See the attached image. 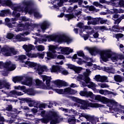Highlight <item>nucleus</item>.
I'll return each mask as SVG.
<instances>
[{"label":"nucleus","mask_w":124,"mask_h":124,"mask_svg":"<svg viewBox=\"0 0 124 124\" xmlns=\"http://www.w3.org/2000/svg\"><path fill=\"white\" fill-rule=\"evenodd\" d=\"M100 57L103 62H108L109 59L113 62H117L118 64H122L121 71L124 72V55L113 52L110 50H106L101 51Z\"/></svg>","instance_id":"obj_1"},{"label":"nucleus","mask_w":124,"mask_h":124,"mask_svg":"<svg viewBox=\"0 0 124 124\" xmlns=\"http://www.w3.org/2000/svg\"><path fill=\"white\" fill-rule=\"evenodd\" d=\"M30 6H31V1L24 0L19 6L15 8V10L13 12V16L17 18L21 16V14L19 13H17V11H19V12H24V11L28 12L29 14L31 15L34 12V11L32 9H28V7H30Z\"/></svg>","instance_id":"obj_2"},{"label":"nucleus","mask_w":124,"mask_h":124,"mask_svg":"<svg viewBox=\"0 0 124 124\" xmlns=\"http://www.w3.org/2000/svg\"><path fill=\"white\" fill-rule=\"evenodd\" d=\"M51 120L50 124H57L60 122H62L63 118H61V116L55 111H49L48 114L45 118L42 119L41 122L43 124H48L49 121Z\"/></svg>","instance_id":"obj_3"},{"label":"nucleus","mask_w":124,"mask_h":124,"mask_svg":"<svg viewBox=\"0 0 124 124\" xmlns=\"http://www.w3.org/2000/svg\"><path fill=\"white\" fill-rule=\"evenodd\" d=\"M69 97L70 98V99L73 100V101H75V102L78 103V107H79L80 109H87L88 107H97V106H98L97 104L86 102L84 101H83L74 96H70Z\"/></svg>","instance_id":"obj_4"},{"label":"nucleus","mask_w":124,"mask_h":124,"mask_svg":"<svg viewBox=\"0 0 124 124\" xmlns=\"http://www.w3.org/2000/svg\"><path fill=\"white\" fill-rule=\"evenodd\" d=\"M94 100H97L98 101H101L103 103H109L111 104L110 107L113 109L115 112H118L119 109L117 108V106L118 105V103L113 100H108V98H105V97H102L99 95H94L93 99Z\"/></svg>","instance_id":"obj_5"},{"label":"nucleus","mask_w":124,"mask_h":124,"mask_svg":"<svg viewBox=\"0 0 124 124\" xmlns=\"http://www.w3.org/2000/svg\"><path fill=\"white\" fill-rule=\"evenodd\" d=\"M24 66H29V67L33 68L35 70L38 72L39 75L42 74L44 71H49V69L46 65L41 66L39 64H37L33 62H25Z\"/></svg>","instance_id":"obj_6"},{"label":"nucleus","mask_w":124,"mask_h":124,"mask_svg":"<svg viewBox=\"0 0 124 124\" xmlns=\"http://www.w3.org/2000/svg\"><path fill=\"white\" fill-rule=\"evenodd\" d=\"M13 81L14 83H18V82L21 81L22 85L29 86V87H31L32 84V80L31 79V78L27 76L16 77L13 78Z\"/></svg>","instance_id":"obj_7"},{"label":"nucleus","mask_w":124,"mask_h":124,"mask_svg":"<svg viewBox=\"0 0 124 124\" xmlns=\"http://www.w3.org/2000/svg\"><path fill=\"white\" fill-rule=\"evenodd\" d=\"M50 38L51 40L55 41V42H58L59 43L66 42L67 44H69V43L72 41V40L63 35H56L51 36Z\"/></svg>","instance_id":"obj_8"},{"label":"nucleus","mask_w":124,"mask_h":124,"mask_svg":"<svg viewBox=\"0 0 124 124\" xmlns=\"http://www.w3.org/2000/svg\"><path fill=\"white\" fill-rule=\"evenodd\" d=\"M57 49V47L54 46H50L49 47V50L50 51H47L46 52V57L45 58L46 62H48V61H50L52 60V59H56L57 58V51H56V49Z\"/></svg>","instance_id":"obj_9"},{"label":"nucleus","mask_w":124,"mask_h":124,"mask_svg":"<svg viewBox=\"0 0 124 124\" xmlns=\"http://www.w3.org/2000/svg\"><path fill=\"white\" fill-rule=\"evenodd\" d=\"M1 66H3L6 68L7 71H12L16 68L15 64H12L10 61L6 62L5 63L0 62V68Z\"/></svg>","instance_id":"obj_10"},{"label":"nucleus","mask_w":124,"mask_h":124,"mask_svg":"<svg viewBox=\"0 0 124 124\" xmlns=\"http://www.w3.org/2000/svg\"><path fill=\"white\" fill-rule=\"evenodd\" d=\"M81 116V117H83L86 119L87 121H90L92 124H96V123H98L99 122V118L96 117H94V116H91L84 113H82Z\"/></svg>","instance_id":"obj_11"},{"label":"nucleus","mask_w":124,"mask_h":124,"mask_svg":"<svg viewBox=\"0 0 124 124\" xmlns=\"http://www.w3.org/2000/svg\"><path fill=\"white\" fill-rule=\"evenodd\" d=\"M90 74H91V71L89 69H86V72L84 73V75L85 76V78H84V81H81L80 84L82 85L83 87H88V84H89Z\"/></svg>","instance_id":"obj_12"},{"label":"nucleus","mask_w":124,"mask_h":124,"mask_svg":"<svg viewBox=\"0 0 124 124\" xmlns=\"http://www.w3.org/2000/svg\"><path fill=\"white\" fill-rule=\"evenodd\" d=\"M84 49L85 50H87V51H89L92 56H95L96 54H98V53H99V49H98L97 47H90L86 46Z\"/></svg>","instance_id":"obj_13"},{"label":"nucleus","mask_w":124,"mask_h":124,"mask_svg":"<svg viewBox=\"0 0 124 124\" xmlns=\"http://www.w3.org/2000/svg\"><path fill=\"white\" fill-rule=\"evenodd\" d=\"M53 83L54 84H55V85H56L57 88H62V87H67V86H68V84L67 83V82L60 79H57L55 81H54Z\"/></svg>","instance_id":"obj_14"},{"label":"nucleus","mask_w":124,"mask_h":124,"mask_svg":"<svg viewBox=\"0 0 124 124\" xmlns=\"http://www.w3.org/2000/svg\"><path fill=\"white\" fill-rule=\"evenodd\" d=\"M86 20L88 21L87 22L88 25H97L98 24V20L96 18H93L91 16H88L86 17Z\"/></svg>","instance_id":"obj_15"},{"label":"nucleus","mask_w":124,"mask_h":124,"mask_svg":"<svg viewBox=\"0 0 124 124\" xmlns=\"http://www.w3.org/2000/svg\"><path fill=\"white\" fill-rule=\"evenodd\" d=\"M61 52H58L57 54H63V55H69L70 53L73 52V49L69 47H60Z\"/></svg>","instance_id":"obj_16"},{"label":"nucleus","mask_w":124,"mask_h":124,"mask_svg":"<svg viewBox=\"0 0 124 124\" xmlns=\"http://www.w3.org/2000/svg\"><path fill=\"white\" fill-rule=\"evenodd\" d=\"M44 56H45V52H43L42 53H28L27 56L29 58H37L38 57L39 59H44Z\"/></svg>","instance_id":"obj_17"},{"label":"nucleus","mask_w":124,"mask_h":124,"mask_svg":"<svg viewBox=\"0 0 124 124\" xmlns=\"http://www.w3.org/2000/svg\"><path fill=\"white\" fill-rule=\"evenodd\" d=\"M0 51L4 56H6L7 57L11 56V53H10V47L8 46H4L0 49Z\"/></svg>","instance_id":"obj_18"},{"label":"nucleus","mask_w":124,"mask_h":124,"mask_svg":"<svg viewBox=\"0 0 124 124\" xmlns=\"http://www.w3.org/2000/svg\"><path fill=\"white\" fill-rule=\"evenodd\" d=\"M23 48L24 49V50H25L26 52V55L27 56L28 54H31V53L30 52L31 51V50H34V49H35L34 46L31 44L29 45H24L23 46Z\"/></svg>","instance_id":"obj_19"},{"label":"nucleus","mask_w":124,"mask_h":124,"mask_svg":"<svg viewBox=\"0 0 124 124\" xmlns=\"http://www.w3.org/2000/svg\"><path fill=\"white\" fill-rule=\"evenodd\" d=\"M23 94H24V93L22 92H17L16 90H13L9 93L8 96H10L11 97H16V95L20 96L23 95Z\"/></svg>","instance_id":"obj_20"},{"label":"nucleus","mask_w":124,"mask_h":124,"mask_svg":"<svg viewBox=\"0 0 124 124\" xmlns=\"http://www.w3.org/2000/svg\"><path fill=\"white\" fill-rule=\"evenodd\" d=\"M11 85L9 82L6 81V80H4L3 81H0V89L3 88H5L7 90L10 89Z\"/></svg>","instance_id":"obj_21"},{"label":"nucleus","mask_w":124,"mask_h":124,"mask_svg":"<svg viewBox=\"0 0 124 124\" xmlns=\"http://www.w3.org/2000/svg\"><path fill=\"white\" fill-rule=\"evenodd\" d=\"M41 77L43 82H45L46 81V86L48 87H50V83H51V77L45 75H43L41 76Z\"/></svg>","instance_id":"obj_22"},{"label":"nucleus","mask_w":124,"mask_h":124,"mask_svg":"<svg viewBox=\"0 0 124 124\" xmlns=\"http://www.w3.org/2000/svg\"><path fill=\"white\" fill-rule=\"evenodd\" d=\"M64 93L66 94H75V93H77V91L70 88H66L64 89Z\"/></svg>","instance_id":"obj_23"},{"label":"nucleus","mask_w":124,"mask_h":124,"mask_svg":"<svg viewBox=\"0 0 124 124\" xmlns=\"http://www.w3.org/2000/svg\"><path fill=\"white\" fill-rule=\"evenodd\" d=\"M62 66L52 65L50 69L51 72H55L56 73H60Z\"/></svg>","instance_id":"obj_24"},{"label":"nucleus","mask_w":124,"mask_h":124,"mask_svg":"<svg viewBox=\"0 0 124 124\" xmlns=\"http://www.w3.org/2000/svg\"><path fill=\"white\" fill-rule=\"evenodd\" d=\"M88 88L89 89H92V90H93L94 92H97V90L95 88L96 87V85L94 83L91 81V78H89V81L88 82V84L87 85Z\"/></svg>","instance_id":"obj_25"},{"label":"nucleus","mask_w":124,"mask_h":124,"mask_svg":"<svg viewBox=\"0 0 124 124\" xmlns=\"http://www.w3.org/2000/svg\"><path fill=\"white\" fill-rule=\"evenodd\" d=\"M17 59L18 61H20V62H22L23 64H22V66L25 67V65H26L25 63L27 62H29L27 61L24 62V60H26L27 59V56H26V55H20L19 56H18ZM25 67H28V66H25Z\"/></svg>","instance_id":"obj_26"},{"label":"nucleus","mask_w":124,"mask_h":124,"mask_svg":"<svg viewBox=\"0 0 124 124\" xmlns=\"http://www.w3.org/2000/svg\"><path fill=\"white\" fill-rule=\"evenodd\" d=\"M49 26H50V24L49 22L47 21H44L41 26V29L43 30V32H44L45 30L46 29H48L49 28Z\"/></svg>","instance_id":"obj_27"},{"label":"nucleus","mask_w":124,"mask_h":124,"mask_svg":"<svg viewBox=\"0 0 124 124\" xmlns=\"http://www.w3.org/2000/svg\"><path fill=\"white\" fill-rule=\"evenodd\" d=\"M16 39L18 40V41H29L31 40V39L27 37H22L20 36V35H17L16 36Z\"/></svg>","instance_id":"obj_28"},{"label":"nucleus","mask_w":124,"mask_h":124,"mask_svg":"<svg viewBox=\"0 0 124 124\" xmlns=\"http://www.w3.org/2000/svg\"><path fill=\"white\" fill-rule=\"evenodd\" d=\"M114 79L116 82H119V83H121V82H123V81H124V78L122 77V76L120 75H116L114 77Z\"/></svg>","instance_id":"obj_29"},{"label":"nucleus","mask_w":124,"mask_h":124,"mask_svg":"<svg viewBox=\"0 0 124 124\" xmlns=\"http://www.w3.org/2000/svg\"><path fill=\"white\" fill-rule=\"evenodd\" d=\"M77 54L79 57H82L84 60H86L87 61L89 60V57L85 55V54L84 53V52H83V51H78Z\"/></svg>","instance_id":"obj_30"},{"label":"nucleus","mask_w":124,"mask_h":124,"mask_svg":"<svg viewBox=\"0 0 124 124\" xmlns=\"http://www.w3.org/2000/svg\"><path fill=\"white\" fill-rule=\"evenodd\" d=\"M9 13H10V11L9 9L3 10L1 11L0 16H1V17H4L5 15H7V14H9Z\"/></svg>","instance_id":"obj_31"},{"label":"nucleus","mask_w":124,"mask_h":124,"mask_svg":"<svg viewBox=\"0 0 124 124\" xmlns=\"http://www.w3.org/2000/svg\"><path fill=\"white\" fill-rule=\"evenodd\" d=\"M120 27L118 25H114L112 26L111 29V31H114V32H119L120 30H121Z\"/></svg>","instance_id":"obj_32"},{"label":"nucleus","mask_w":124,"mask_h":124,"mask_svg":"<svg viewBox=\"0 0 124 124\" xmlns=\"http://www.w3.org/2000/svg\"><path fill=\"white\" fill-rule=\"evenodd\" d=\"M5 21L6 25L7 26V27H8V28H14V27H15V26L12 25V24L11 23H9V22H11V19L10 20L9 18H5Z\"/></svg>","instance_id":"obj_33"},{"label":"nucleus","mask_w":124,"mask_h":124,"mask_svg":"<svg viewBox=\"0 0 124 124\" xmlns=\"http://www.w3.org/2000/svg\"><path fill=\"white\" fill-rule=\"evenodd\" d=\"M104 70L108 73H115V69L111 67H105Z\"/></svg>","instance_id":"obj_34"},{"label":"nucleus","mask_w":124,"mask_h":124,"mask_svg":"<svg viewBox=\"0 0 124 124\" xmlns=\"http://www.w3.org/2000/svg\"><path fill=\"white\" fill-rule=\"evenodd\" d=\"M85 78H86V76H85V75H84V73H83V75H79L77 77V80L78 81H79L80 82H82V81L84 80Z\"/></svg>","instance_id":"obj_35"},{"label":"nucleus","mask_w":124,"mask_h":124,"mask_svg":"<svg viewBox=\"0 0 124 124\" xmlns=\"http://www.w3.org/2000/svg\"><path fill=\"white\" fill-rule=\"evenodd\" d=\"M59 73H61L63 75H67L69 73L68 70H66L65 69L62 68L61 66Z\"/></svg>","instance_id":"obj_36"},{"label":"nucleus","mask_w":124,"mask_h":124,"mask_svg":"<svg viewBox=\"0 0 124 124\" xmlns=\"http://www.w3.org/2000/svg\"><path fill=\"white\" fill-rule=\"evenodd\" d=\"M68 0H55V2L57 3L58 6H62L64 2H66Z\"/></svg>","instance_id":"obj_37"},{"label":"nucleus","mask_w":124,"mask_h":124,"mask_svg":"<svg viewBox=\"0 0 124 124\" xmlns=\"http://www.w3.org/2000/svg\"><path fill=\"white\" fill-rule=\"evenodd\" d=\"M113 37H115L117 39L118 41H119V39H120V38L124 37V34L122 33L114 34H113Z\"/></svg>","instance_id":"obj_38"},{"label":"nucleus","mask_w":124,"mask_h":124,"mask_svg":"<svg viewBox=\"0 0 124 124\" xmlns=\"http://www.w3.org/2000/svg\"><path fill=\"white\" fill-rule=\"evenodd\" d=\"M108 94H113L114 96L117 95V93H114V92H112L108 90H105L104 95H108Z\"/></svg>","instance_id":"obj_39"},{"label":"nucleus","mask_w":124,"mask_h":124,"mask_svg":"<svg viewBox=\"0 0 124 124\" xmlns=\"http://www.w3.org/2000/svg\"><path fill=\"white\" fill-rule=\"evenodd\" d=\"M53 91L57 93H59L60 94H63L64 93V89H54Z\"/></svg>","instance_id":"obj_40"},{"label":"nucleus","mask_w":124,"mask_h":124,"mask_svg":"<svg viewBox=\"0 0 124 124\" xmlns=\"http://www.w3.org/2000/svg\"><path fill=\"white\" fill-rule=\"evenodd\" d=\"M24 27V25L23 24H18L17 25V28L15 30V31L18 32V31H23V28Z\"/></svg>","instance_id":"obj_41"},{"label":"nucleus","mask_w":124,"mask_h":124,"mask_svg":"<svg viewBox=\"0 0 124 124\" xmlns=\"http://www.w3.org/2000/svg\"><path fill=\"white\" fill-rule=\"evenodd\" d=\"M116 7H124V0H121L118 3L115 4Z\"/></svg>","instance_id":"obj_42"},{"label":"nucleus","mask_w":124,"mask_h":124,"mask_svg":"<svg viewBox=\"0 0 124 124\" xmlns=\"http://www.w3.org/2000/svg\"><path fill=\"white\" fill-rule=\"evenodd\" d=\"M94 94L92 92H86V96L87 97H91L92 99L93 98Z\"/></svg>","instance_id":"obj_43"},{"label":"nucleus","mask_w":124,"mask_h":124,"mask_svg":"<svg viewBox=\"0 0 124 124\" xmlns=\"http://www.w3.org/2000/svg\"><path fill=\"white\" fill-rule=\"evenodd\" d=\"M36 48H37V50H38V51H44V50L45 49L44 46L42 45H39L36 46Z\"/></svg>","instance_id":"obj_44"},{"label":"nucleus","mask_w":124,"mask_h":124,"mask_svg":"<svg viewBox=\"0 0 124 124\" xmlns=\"http://www.w3.org/2000/svg\"><path fill=\"white\" fill-rule=\"evenodd\" d=\"M101 82H108V78L105 76H101Z\"/></svg>","instance_id":"obj_45"},{"label":"nucleus","mask_w":124,"mask_h":124,"mask_svg":"<svg viewBox=\"0 0 124 124\" xmlns=\"http://www.w3.org/2000/svg\"><path fill=\"white\" fill-rule=\"evenodd\" d=\"M68 122L70 124H75L76 123V120L74 118H70L68 119Z\"/></svg>","instance_id":"obj_46"},{"label":"nucleus","mask_w":124,"mask_h":124,"mask_svg":"<svg viewBox=\"0 0 124 124\" xmlns=\"http://www.w3.org/2000/svg\"><path fill=\"white\" fill-rule=\"evenodd\" d=\"M90 11H94L95 12H98L99 11V9H96L94 8V6H91L89 7Z\"/></svg>","instance_id":"obj_47"},{"label":"nucleus","mask_w":124,"mask_h":124,"mask_svg":"<svg viewBox=\"0 0 124 124\" xmlns=\"http://www.w3.org/2000/svg\"><path fill=\"white\" fill-rule=\"evenodd\" d=\"M15 90H21L23 91V90H26V87L19 85L18 86H15Z\"/></svg>","instance_id":"obj_48"},{"label":"nucleus","mask_w":124,"mask_h":124,"mask_svg":"<svg viewBox=\"0 0 124 124\" xmlns=\"http://www.w3.org/2000/svg\"><path fill=\"white\" fill-rule=\"evenodd\" d=\"M65 17L68 18V21L71 19H73L74 17V16L73 14L65 15Z\"/></svg>","instance_id":"obj_49"},{"label":"nucleus","mask_w":124,"mask_h":124,"mask_svg":"<svg viewBox=\"0 0 124 124\" xmlns=\"http://www.w3.org/2000/svg\"><path fill=\"white\" fill-rule=\"evenodd\" d=\"M94 79L97 82H101V76L100 75L95 76Z\"/></svg>","instance_id":"obj_50"},{"label":"nucleus","mask_w":124,"mask_h":124,"mask_svg":"<svg viewBox=\"0 0 124 124\" xmlns=\"http://www.w3.org/2000/svg\"><path fill=\"white\" fill-rule=\"evenodd\" d=\"M74 70L76 72V73H80V71H81V68L75 66Z\"/></svg>","instance_id":"obj_51"},{"label":"nucleus","mask_w":124,"mask_h":124,"mask_svg":"<svg viewBox=\"0 0 124 124\" xmlns=\"http://www.w3.org/2000/svg\"><path fill=\"white\" fill-rule=\"evenodd\" d=\"M99 86L102 88L103 89L104 88H109V85H107L106 83H103V84H99Z\"/></svg>","instance_id":"obj_52"},{"label":"nucleus","mask_w":124,"mask_h":124,"mask_svg":"<svg viewBox=\"0 0 124 124\" xmlns=\"http://www.w3.org/2000/svg\"><path fill=\"white\" fill-rule=\"evenodd\" d=\"M10 53H11V54L12 53V54H13V55H16V54H17V53H18V51H16V50H15V49H14V48H10Z\"/></svg>","instance_id":"obj_53"},{"label":"nucleus","mask_w":124,"mask_h":124,"mask_svg":"<svg viewBox=\"0 0 124 124\" xmlns=\"http://www.w3.org/2000/svg\"><path fill=\"white\" fill-rule=\"evenodd\" d=\"M34 16L36 17V18H41L42 16L40 15L38 12H34Z\"/></svg>","instance_id":"obj_54"},{"label":"nucleus","mask_w":124,"mask_h":124,"mask_svg":"<svg viewBox=\"0 0 124 124\" xmlns=\"http://www.w3.org/2000/svg\"><path fill=\"white\" fill-rule=\"evenodd\" d=\"M27 93L30 95H34V94H35V92L33 90H30L27 92Z\"/></svg>","instance_id":"obj_55"},{"label":"nucleus","mask_w":124,"mask_h":124,"mask_svg":"<svg viewBox=\"0 0 124 124\" xmlns=\"http://www.w3.org/2000/svg\"><path fill=\"white\" fill-rule=\"evenodd\" d=\"M21 100L22 101H25V102H27V103L32 102V101L30 98H22Z\"/></svg>","instance_id":"obj_56"},{"label":"nucleus","mask_w":124,"mask_h":124,"mask_svg":"<svg viewBox=\"0 0 124 124\" xmlns=\"http://www.w3.org/2000/svg\"><path fill=\"white\" fill-rule=\"evenodd\" d=\"M5 3L7 6H9L10 7H13V4L11 1L8 0L6 1Z\"/></svg>","instance_id":"obj_57"},{"label":"nucleus","mask_w":124,"mask_h":124,"mask_svg":"<svg viewBox=\"0 0 124 124\" xmlns=\"http://www.w3.org/2000/svg\"><path fill=\"white\" fill-rule=\"evenodd\" d=\"M13 36H14V35L11 33H9L7 35V38L8 39H11L12 38H13Z\"/></svg>","instance_id":"obj_58"},{"label":"nucleus","mask_w":124,"mask_h":124,"mask_svg":"<svg viewBox=\"0 0 124 124\" xmlns=\"http://www.w3.org/2000/svg\"><path fill=\"white\" fill-rule=\"evenodd\" d=\"M35 82L37 86H41V85L42 84V81L39 79H36L35 80Z\"/></svg>","instance_id":"obj_59"},{"label":"nucleus","mask_w":124,"mask_h":124,"mask_svg":"<svg viewBox=\"0 0 124 124\" xmlns=\"http://www.w3.org/2000/svg\"><path fill=\"white\" fill-rule=\"evenodd\" d=\"M37 106L38 108H39V109H42V108H45L46 107V106H45L44 104H39Z\"/></svg>","instance_id":"obj_60"},{"label":"nucleus","mask_w":124,"mask_h":124,"mask_svg":"<svg viewBox=\"0 0 124 124\" xmlns=\"http://www.w3.org/2000/svg\"><path fill=\"white\" fill-rule=\"evenodd\" d=\"M114 21H115L114 24L118 25L119 23H121V21H122V19L119 18L116 20H115Z\"/></svg>","instance_id":"obj_61"},{"label":"nucleus","mask_w":124,"mask_h":124,"mask_svg":"<svg viewBox=\"0 0 124 124\" xmlns=\"http://www.w3.org/2000/svg\"><path fill=\"white\" fill-rule=\"evenodd\" d=\"M56 57L58 60H64V59H65L64 56L62 55H59Z\"/></svg>","instance_id":"obj_62"},{"label":"nucleus","mask_w":124,"mask_h":124,"mask_svg":"<svg viewBox=\"0 0 124 124\" xmlns=\"http://www.w3.org/2000/svg\"><path fill=\"white\" fill-rule=\"evenodd\" d=\"M66 65H67L68 68H69L70 69H73V70L75 67V65L70 64H67Z\"/></svg>","instance_id":"obj_63"},{"label":"nucleus","mask_w":124,"mask_h":124,"mask_svg":"<svg viewBox=\"0 0 124 124\" xmlns=\"http://www.w3.org/2000/svg\"><path fill=\"white\" fill-rule=\"evenodd\" d=\"M6 110L7 111H12V105H8V107L6 108Z\"/></svg>","instance_id":"obj_64"}]
</instances>
